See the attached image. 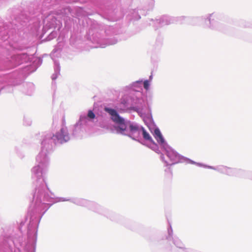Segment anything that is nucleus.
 <instances>
[{
    "instance_id": "obj_2",
    "label": "nucleus",
    "mask_w": 252,
    "mask_h": 252,
    "mask_svg": "<svg viewBox=\"0 0 252 252\" xmlns=\"http://www.w3.org/2000/svg\"><path fill=\"white\" fill-rule=\"evenodd\" d=\"M128 126L131 134V135H128V136L132 138L133 139L135 140V138L132 137L131 135H133L135 133L140 134L141 127H140L137 125L134 124L130 122H128Z\"/></svg>"
},
{
    "instance_id": "obj_5",
    "label": "nucleus",
    "mask_w": 252,
    "mask_h": 252,
    "mask_svg": "<svg viewBox=\"0 0 252 252\" xmlns=\"http://www.w3.org/2000/svg\"><path fill=\"white\" fill-rule=\"evenodd\" d=\"M141 130L142 131L143 137L145 140L149 141L152 143H154L152 138L151 137L149 133L146 131V130L144 129V127H141Z\"/></svg>"
},
{
    "instance_id": "obj_8",
    "label": "nucleus",
    "mask_w": 252,
    "mask_h": 252,
    "mask_svg": "<svg viewBox=\"0 0 252 252\" xmlns=\"http://www.w3.org/2000/svg\"><path fill=\"white\" fill-rule=\"evenodd\" d=\"M149 86V83L147 80H146L144 82V87L145 89L147 90Z\"/></svg>"
},
{
    "instance_id": "obj_7",
    "label": "nucleus",
    "mask_w": 252,
    "mask_h": 252,
    "mask_svg": "<svg viewBox=\"0 0 252 252\" xmlns=\"http://www.w3.org/2000/svg\"><path fill=\"white\" fill-rule=\"evenodd\" d=\"M95 114H94V113L92 111V110H89L88 111V117L91 119H93L95 118Z\"/></svg>"
},
{
    "instance_id": "obj_9",
    "label": "nucleus",
    "mask_w": 252,
    "mask_h": 252,
    "mask_svg": "<svg viewBox=\"0 0 252 252\" xmlns=\"http://www.w3.org/2000/svg\"><path fill=\"white\" fill-rule=\"evenodd\" d=\"M63 129H62L61 130V131L62 132H63Z\"/></svg>"
},
{
    "instance_id": "obj_1",
    "label": "nucleus",
    "mask_w": 252,
    "mask_h": 252,
    "mask_svg": "<svg viewBox=\"0 0 252 252\" xmlns=\"http://www.w3.org/2000/svg\"><path fill=\"white\" fill-rule=\"evenodd\" d=\"M104 110L111 115V120L117 125L115 126L117 132L123 135H126L125 131L126 130L127 126H128V122H126L124 118L120 117L115 110L106 107L104 108Z\"/></svg>"
},
{
    "instance_id": "obj_6",
    "label": "nucleus",
    "mask_w": 252,
    "mask_h": 252,
    "mask_svg": "<svg viewBox=\"0 0 252 252\" xmlns=\"http://www.w3.org/2000/svg\"><path fill=\"white\" fill-rule=\"evenodd\" d=\"M167 156L173 161L176 162L179 158V155L173 151L167 152Z\"/></svg>"
},
{
    "instance_id": "obj_3",
    "label": "nucleus",
    "mask_w": 252,
    "mask_h": 252,
    "mask_svg": "<svg viewBox=\"0 0 252 252\" xmlns=\"http://www.w3.org/2000/svg\"><path fill=\"white\" fill-rule=\"evenodd\" d=\"M155 137L158 142L160 144H163L164 142V139L159 129L157 128L155 129Z\"/></svg>"
},
{
    "instance_id": "obj_4",
    "label": "nucleus",
    "mask_w": 252,
    "mask_h": 252,
    "mask_svg": "<svg viewBox=\"0 0 252 252\" xmlns=\"http://www.w3.org/2000/svg\"><path fill=\"white\" fill-rule=\"evenodd\" d=\"M219 171L221 173L228 175H231L232 172V170L231 168L225 166H221L219 168Z\"/></svg>"
}]
</instances>
